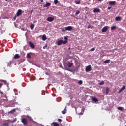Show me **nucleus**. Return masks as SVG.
I'll return each instance as SVG.
<instances>
[{"label": "nucleus", "instance_id": "obj_37", "mask_svg": "<svg viewBox=\"0 0 126 126\" xmlns=\"http://www.w3.org/2000/svg\"><path fill=\"white\" fill-rule=\"evenodd\" d=\"M66 70H68V71H71L70 69H69L68 68H66Z\"/></svg>", "mask_w": 126, "mask_h": 126}, {"label": "nucleus", "instance_id": "obj_10", "mask_svg": "<svg viewBox=\"0 0 126 126\" xmlns=\"http://www.w3.org/2000/svg\"><path fill=\"white\" fill-rule=\"evenodd\" d=\"M49 6H51V3L50 2H47L43 5V7H49Z\"/></svg>", "mask_w": 126, "mask_h": 126}, {"label": "nucleus", "instance_id": "obj_17", "mask_svg": "<svg viewBox=\"0 0 126 126\" xmlns=\"http://www.w3.org/2000/svg\"><path fill=\"white\" fill-rule=\"evenodd\" d=\"M42 41H46L47 40V36H46L45 34H44L42 37Z\"/></svg>", "mask_w": 126, "mask_h": 126}, {"label": "nucleus", "instance_id": "obj_40", "mask_svg": "<svg viewBox=\"0 0 126 126\" xmlns=\"http://www.w3.org/2000/svg\"><path fill=\"white\" fill-rule=\"evenodd\" d=\"M58 122H59V123H61V122H62V119H58Z\"/></svg>", "mask_w": 126, "mask_h": 126}, {"label": "nucleus", "instance_id": "obj_14", "mask_svg": "<svg viewBox=\"0 0 126 126\" xmlns=\"http://www.w3.org/2000/svg\"><path fill=\"white\" fill-rule=\"evenodd\" d=\"M116 21H121L122 20V18H121V17L117 16L115 18Z\"/></svg>", "mask_w": 126, "mask_h": 126}, {"label": "nucleus", "instance_id": "obj_32", "mask_svg": "<svg viewBox=\"0 0 126 126\" xmlns=\"http://www.w3.org/2000/svg\"><path fill=\"white\" fill-rule=\"evenodd\" d=\"M82 83H83L82 80L79 81L78 84H79V85H81V84H82Z\"/></svg>", "mask_w": 126, "mask_h": 126}, {"label": "nucleus", "instance_id": "obj_33", "mask_svg": "<svg viewBox=\"0 0 126 126\" xmlns=\"http://www.w3.org/2000/svg\"><path fill=\"white\" fill-rule=\"evenodd\" d=\"M58 2H59L58 0H54V3H55V4H57L58 3Z\"/></svg>", "mask_w": 126, "mask_h": 126}, {"label": "nucleus", "instance_id": "obj_18", "mask_svg": "<svg viewBox=\"0 0 126 126\" xmlns=\"http://www.w3.org/2000/svg\"><path fill=\"white\" fill-rule=\"evenodd\" d=\"M126 88V86L123 85L122 88L119 90V93H121L123 90H124Z\"/></svg>", "mask_w": 126, "mask_h": 126}, {"label": "nucleus", "instance_id": "obj_25", "mask_svg": "<svg viewBox=\"0 0 126 126\" xmlns=\"http://www.w3.org/2000/svg\"><path fill=\"white\" fill-rule=\"evenodd\" d=\"M80 0L75 1V3H76V4H80Z\"/></svg>", "mask_w": 126, "mask_h": 126}, {"label": "nucleus", "instance_id": "obj_36", "mask_svg": "<svg viewBox=\"0 0 126 126\" xmlns=\"http://www.w3.org/2000/svg\"><path fill=\"white\" fill-rule=\"evenodd\" d=\"M17 16H17L16 14L15 15V16H14V20H15V19H16V17H17Z\"/></svg>", "mask_w": 126, "mask_h": 126}, {"label": "nucleus", "instance_id": "obj_30", "mask_svg": "<svg viewBox=\"0 0 126 126\" xmlns=\"http://www.w3.org/2000/svg\"><path fill=\"white\" fill-rule=\"evenodd\" d=\"M61 31H62V32H65V31H66V29L65 28L63 29V28H61Z\"/></svg>", "mask_w": 126, "mask_h": 126}, {"label": "nucleus", "instance_id": "obj_3", "mask_svg": "<svg viewBox=\"0 0 126 126\" xmlns=\"http://www.w3.org/2000/svg\"><path fill=\"white\" fill-rule=\"evenodd\" d=\"M65 28L66 29V31H71L73 27H72V26H68L67 27H66Z\"/></svg>", "mask_w": 126, "mask_h": 126}, {"label": "nucleus", "instance_id": "obj_28", "mask_svg": "<svg viewBox=\"0 0 126 126\" xmlns=\"http://www.w3.org/2000/svg\"><path fill=\"white\" fill-rule=\"evenodd\" d=\"M116 27H117L116 26H113L111 27V30H115V29H116Z\"/></svg>", "mask_w": 126, "mask_h": 126}, {"label": "nucleus", "instance_id": "obj_42", "mask_svg": "<svg viewBox=\"0 0 126 126\" xmlns=\"http://www.w3.org/2000/svg\"><path fill=\"white\" fill-rule=\"evenodd\" d=\"M111 8H112V7H108L107 9L110 10Z\"/></svg>", "mask_w": 126, "mask_h": 126}, {"label": "nucleus", "instance_id": "obj_23", "mask_svg": "<svg viewBox=\"0 0 126 126\" xmlns=\"http://www.w3.org/2000/svg\"><path fill=\"white\" fill-rule=\"evenodd\" d=\"M103 84H105V82L104 81H101L99 83V85H103Z\"/></svg>", "mask_w": 126, "mask_h": 126}, {"label": "nucleus", "instance_id": "obj_22", "mask_svg": "<svg viewBox=\"0 0 126 126\" xmlns=\"http://www.w3.org/2000/svg\"><path fill=\"white\" fill-rule=\"evenodd\" d=\"M27 59H31V56H30V53H27Z\"/></svg>", "mask_w": 126, "mask_h": 126}, {"label": "nucleus", "instance_id": "obj_43", "mask_svg": "<svg viewBox=\"0 0 126 126\" xmlns=\"http://www.w3.org/2000/svg\"><path fill=\"white\" fill-rule=\"evenodd\" d=\"M64 40H66V41H67V38L66 37H64Z\"/></svg>", "mask_w": 126, "mask_h": 126}, {"label": "nucleus", "instance_id": "obj_15", "mask_svg": "<svg viewBox=\"0 0 126 126\" xmlns=\"http://www.w3.org/2000/svg\"><path fill=\"white\" fill-rule=\"evenodd\" d=\"M19 58H20V56H19V54H15L14 56V59H19Z\"/></svg>", "mask_w": 126, "mask_h": 126}, {"label": "nucleus", "instance_id": "obj_29", "mask_svg": "<svg viewBox=\"0 0 126 126\" xmlns=\"http://www.w3.org/2000/svg\"><path fill=\"white\" fill-rule=\"evenodd\" d=\"M53 126H59V123H57L56 122H54Z\"/></svg>", "mask_w": 126, "mask_h": 126}, {"label": "nucleus", "instance_id": "obj_41", "mask_svg": "<svg viewBox=\"0 0 126 126\" xmlns=\"http://www.w3.org/2000/svg\"><path fill=\"white\" fill-rule=\"evenodd\" d=\"M106 94H109V92H108V89L106 90Z\"/></svg>", "mask_w": 126, "mask_h": 126}, {"label": "nucleus", "instance_id": "obj_27", "mask_svg": "<svg viewBox=\"0 0 126 126\" xmlns=\"http://www.w3.org/2000/svg\"><path fill=\"white\" fill-rule=\"evenodd\" d=\"M75 11H76L75 15H78V14L80 13V11L79 10H76Z\"/></svg>", "mask_w": 126, "mask_h": 126}, {"label": "nucleus", "instance_id": "obj_6", "mask_svg": "<svg viewBox=\"0 0 126 126\" xmlns=\"http://www.w3.org/2000/svg\"><path fill=\"white\" fill-rule=\"evenodd\" d=\"M54 19H55V18L53 17H48L47 18V21H49V22H52V21H54Z\"/></svg>", "mask_w": 126, "mask_h": 126}, {"label": "nucleus", "instance_id": "obj_24", "mask_svg": "<svg viewBox=\"0 0 126 126\" xmlns=\"http://www.w3.org/2000/svg\"><path fill=\"white\" fill-rule=\"evenodd\" d=\"M117 109L119 111H123V110H124V108H123L122 107H118Z\"/></svg>", "mask_w": 126, "mask_h": 126}, {"label": "nucleus", "instance_id": "obj_31", "mask_svg": "<svg viewBox=\"0 0 126 126\" xmlns=\"http://www.w3.org/2000/svg\"><path fill=\"white\" fill-rule=\"evenodd\" d=\"M16 121H17V119H16V118H15L13 120L11 121V122L15 123V122H16Z\"/></svg>", "mask_w": 126, "mask_h": 126}, {"label": "nucleus", "instance_id": "obj_9", "mask_svg": "<svg viewBox=\"0 0 126 126\" xmlns=\"http://www.w3.org/2000/svg\"><path fill=\"white\" fill-rule=\"evenodd\" d=\"M108 31V26H105L102 29V32H107Z\"/></svg>", "mask_w": 126, "mask_h": 126}, {"label": "nucleus", "instance_id": "obj_11", "mask_svg": "<svg viewBox=\"0 0 126 126\" xmlns=\"http://www.w3.org/2000/svg\"><path fill=\"white\" fill-rule=\"evenodd\" d=\"M100 9L97 8H95L93 10V12H100Z\"/></svg>", "mask_w": 126, "mask_h": 126}, {"label": "nucleus", "instance_id": "obj_39", "mask_svg": "<svg viewBox=\"0 0 126 126\" xmlns=\"http://www.w3.org/2000/svg\"><path fill=\"white\" fill-rule=\"evenodd\" d=\"M90 27H91V25L89 24L88 26V29H89V28H90Z\"/></svg>", "mask_w": 126, "mask_h": 126}, {"label": "nucleus", "instance_id": "obj_13", "mask_svg": "<svg viewBox=\"0 0 126 126\" xmlns=\"http://www.w3.org/2000/svg\"><path fill=\"white\" fill-rule=\"evenodd\" d=\"M109 4H110V5H116V1H109Z\"/></svg>", "mask_w": 126, "mask_h": 126}, {"label": "nucleus", "instance_id": "obj_38", "mask_svg": "<svg viewBox=\"0 0 126 126\" xmlns=\"http://www.w3.org/2000/svg\"><path fill=\"white\" fill-rule=\"evenodd\" d=\"M3 85V83H0V88H1V87Z\"/></svg>", "mask_w": 126, "mask_h": 126}, {"label": "nucleus", "instance_id": "obj_7", "mask_svg": "<svg viewBox=\"0 0 126 126\" xmlns=\"http://www.w3.org/2000/svg\"><path fill=\"white\" fill-rule=\"evenodd\" d=\"M21 14H22V10H21V9H19L17 11V13L16 14V15L18 16H20V15H21Z\"/></svg>", "mask_w": 126, "mask_h": 126}, {"label": "nucleus", "instance_id": "obj_5", "mask_svg": "<svg viewBox=\"0 0 126 126\" xmlns=\"http://www.w3.org/2000/svg\"><path fill=\"white\" fill-rule=\"evenodd\" d=\"M29 45L31 48H32V49H35V45H34V43L33 42L30 41L29 42Z\"/></svg>", "mask_w": 126, "mask_h": 126}, {"label": "nucleus", "instance_id": "obj_35", "mask_svg": "<svg viewBox=\"0 0 126 126\" xmlns=\"http://www.w3.org/2000/svg\"><path fill=\"white\" fill-rule=\"evenodd\" d=\"M3 126H8V123H4Z\"/></svg>", "mask_w": 126, "mask_h": 126}, {"label": "nucleus", "instance_id": "obj_26", "mask_svg": "<svg viewBox=\"0 0 126 126\" xmlns=\"http://www.w3.org/2000/svg\"><path fill=\"white\" fill-rule=\"evenodd\" d=\"M34 24H31L30 26L31 29H32V30L34 29Z\"/></svg>", "mask_w": 126, "mask_h": 126}, {"label": "nucleus", "instance_id": "obj_46", "mask_svg": "<svg viewBox=\"0 0 126 126\" xmlns=\"http://www.w3.org/2000/svg\"><path fill=\"white\" fill-rule=\"evenodd\" d=\"M1 94H3V92H1Z\"/></svg>", "mask_w": 126, "mask_h": 126}, {"label": "nucleus", "instance_id": "obj_12", "mask_svg": "<svg viewBox=\"0 0 126 126\" xmlns=\"http://www.w3.org/2000/svg\"><path fill=\"white\" fill-rule=\"evenodd\" d=\"M0 81H1V82H3L5 85H7V87H8V83H7V82L6 80H0Z\"/></svg>", "mask_w": 126, "mask_h": 126}, {"label": "nucleus", "instance_id": "obj_8", "mask_svg": "<svg viewBox=\"0 0 126 126\" xmlns=\"http://www.w3.org/2000/svg\"><path fill=\"white\" fill-rule=\"evenodd\" d=\"M21 122L24 125H27V119L26 118L22 119Z\"/></svg>", "mask_w": 126, "mask_h": 126}, {"label": "nucleus", "instance_id": "obj_16", "mask_svg": "<svg viewBox=\"0 0 126 126\" xmlns=\"http://www.w3.org/2000/svg\"><path fill=\"white\" fill-rule=\"evenodd\" d=\"M67 111V110L66 109V107H65L64 109L62 111V113L63 114V115H64V114H66Z\"/></svg>", "mask_w": 126, "mask_h": 126}, {"label": "nucleus", "instance_id": "obj_19", "mask_svg": "<svg viewBox=\"0 0 126 126\" xmlns=\"http://www.w3.org/2000/svg\"><path fill=\"white\" fill-rule=\"evenodd\" d=\"M92 100L93 101V102H98V99H97L96 97L93 98Z\"/></svg>", "mask_w": 126, "mask_h": 126}, {"label": "nucleus", "instance_id": "obj_45", "mask_svg": "<svg viewBox=\"0 0 126 126\" xmlns=\"http://www.w3.org/2000/svg\"><path fill=\"white\" fill-rule=\"evenodd\" d=\"M40 1H41V2H44V0H40Z\"/></svg>", "mask_w": 126, "mask_h": 126}, {"label": "nucleus", "instance_id": "obj_4", "mask_svg": "<svg viewBox=\"0 0 126 126\" xmlns=\"http://www.w3.org/2000/svg\"><path fill=\"white\" fill-rule=\"evenodd\" d=\"M66 64L67 65L68 67H71L72 65H73V63H72V62H70L68 61L66 63Z\"/></svg>", "mask_w": 126, "mask_h": 126}, {"label": "nucleus", "instance_id": "obj_47", "mask_svg": "<svg viewBox=\"0 0 126 126\" xmlns=\"http://www.w3.org/2000/svg\"><path fill=\"white\" fill-rule=\"evenodd\" d=\"M125 126H126V125H125Z\"/></svg>", "mask_w": 126, "mask_h": 126}, {"label": "nucleus", "instance_id": "obj_2", "mask_svg": "<svg viewBox=\"0 0 126 126\" xmlns=\"http://www.w3.org/2000/svg\"><path fill=\"white\" fill-rule=\"evenodd\" d=\"M86 72H89V71H91V65H89L86 67L85 69Z\"/></svg>", "mask_w": 126, "mask_h": 126}, {"label": "nucleus", "instance_id": "obj_1", "mask_svg": "<svg viewBox=\"0 0 126 126\" xmlns=\"http://www.w3.org/2000/svg\"><path fill=\"white\" fill-rule=\"evenodd\" d=\"M67 43V40H59L57 42V45L58 46H61V45H62V44H63V45H65V44Z\"/></svg>", "mask_w": 126, "mask_h": 126}, {"label": "nucleus", "instance_id": "obj_44", "mask_svg": "<svg viewBox=\"0 0 126 126\" xmlns=\"http://www.w3.org/2000/svg\"><path fill=\"white\" fill-rule=\"evenodd\" d=\"M47 48V45H45V46L43 47V49H46Z\"/></svg>", "mask_w": 126, "mask_h": 126}, {"label": "nucleus", "instance_id": "obj_21", "mask_svg": "<svg viewBox=\"0 0 126 126\" xmlns=\"http://www.w3.org/2000/svg\"><path fill=\"white\" fill-rule=\"evenodd\" d=\"M111 61V60H106L104 61V63H109Z\"/></svg>", "mask_w": 126, "mask_h": 126}, {"label": "nucleus", "instance_id": "obj_34", "mask_svg": "<svg viewBox=\"0 0 126 126\" xmlns=\"http://www.w3.org/2000/svg\"><path fill=\"white\" fill-rule=\"evenodd\" d=\"M90 51L91 52H93V51H95V49L94 48H91Z\"/></svg>", "mask_w": 126, "mask_h": 126}, {"label": "nucleus", "instance_id": "obj_20", "mask_svg": "<svg viewBox=\"0 0 126 126\" xmlns=\"http://www.w3.org/2000/svg\"><path fill=\"white\" fill-rule=\"evenodd\" d=\"M14 112H15V109H13L11 110V111H10L8 112V114H13V113H14Z\"/></svg>", "mask_w": 126, "mask_h": 126}]
</instances>
